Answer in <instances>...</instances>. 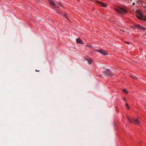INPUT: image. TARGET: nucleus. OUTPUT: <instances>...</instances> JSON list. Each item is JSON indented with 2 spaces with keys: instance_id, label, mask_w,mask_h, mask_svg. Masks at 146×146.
<instances>
[{
  "instance_id": "nucleus-15",
  "label": "nucleus",
  "mask_w": 146,
  "mask_h": 146,
  "mask_svg": "<svg viewBox=\"0 0 146 146\" xmlns=\"http://www.w3.org/2000/svg\"><path fill=\"white\" fill-rule=\"evenodd\" d=\"M123 100L126 101V100L125 98H123Z\"/></svg>"
},
{
  "instance_id": "nucleus-6",
  "label": "nucleus",
  "mask_w": 146,
  "mask_h": 146,
  "mask_svg": "<svg viewBox=\"0 0 146 146\" xmlns=\"http://www.w3.org/2000/svg\"><path fill=\"white\" fill-rule=\"evenodd\" d=\"M87 60L88 63L89 64H91L92 63V60L91 59H88L87 58H86L84 59V61Z\"/></svg>"
},
{
  "instance_id": "nucleus-19",
  "label": "nucleus",
  "mask_w": 146,
  "mask_h": 146,
  "mask_svg": "<svg viewBox=\"0 0 146 146\" xmlns=\"http://www.w3.org/2000/svg\"><path fill=\"white\" fill-rule=\"evenodd\" d=\"M101 75H100V77H101Z\"/></svg>"
},
{
  "instance_id": "nucleus-20",
  "label": "nucleus",
  "mask_w": 146,
  "mask_h": 146,
  "mask_svg": "<svg viewBox=\"0 0 146 146\" xmlns=\"http://www.w3.org/2000/svg\"><path fill=\"white\" fill-rule=\"evenodd\" d=\"M133 4H135V3H133Z\"/></svg>"
},
{
  "instance_id": "nucleus-18",
  "label": "nucleus",
  "mask_w": 146,
  "mask_h": 146,
  "mask_svg": "<svg viewBox=\"0 0 146 146\" xmlns=\"http://www.w3.org/2000/svg\"><path fill=\"white\" fill-rule=\"evenodd\" d=\"M56 6V7H58V6Z\"/></svg>"
},
{
  "instance_id": "nucleus-11",
  "label": "nucleus",
  "mask_w": 146,
  "mask_h": 146,
  "mask_svg": "<svg viewBox=\"0 0 146 146\" xmlns=\"http://www.w3.org/2000/svg\"><path fill=\"white\" fill-rule=\"evenodd\" d=\"M125 106L127 108H128V109H129V107L128 104L127 103H126Z\"/></svg>"
},
{
  "instance_id": "nucleus-16",
  "label": "nucleus",
  "mask_w": 146,
  "mask_h": 146,
  "mask_svg": "<svg viewBox=\"0 0 146 146\" xmlns=\"http://www.w3.org/2000/svg\"><path fill=\"white\" fill-rule=\"evenodd\" d=\"M132 77L133 78V77ZM134 78H136V79H137V78H136H136L135 77H135H134Z\"/></svg>"
},
{
  "instance_id": "nucleus-13",
  "label": "nucleus",
  "mask_w": 146,
  "mask_h": 146,
  "mask_svg": "<svg viewBox=\"0 0 146 146\" xmlns=\"http://www.w3.org/2000/svg\"><path fill=\"white\" fill-rule=\"evenodd\" d=\"M137 17L138 19H142L141 18V17H138V16H137Z\"/></svg>"
},
{
  "instance_id": "nucleus-9",
  "label": "nucleus",
  "mask_w": 146,
  "mask_h": 146,
  "mask_svg": "<svg viewBox=\"0 0 146 146\" xmlns=\"http://www.w3.org/2000/svg\"><path fill=\"white\" fill-rule=\"evenodd\" d=\"M99 3L100 4V5L101 6L104 7H106V5L103 3L102 2H100Z\"/></svg>"
},
{
  "instance_id": "nucleus-3",
  "label": "nucleus",
  "mask_w": 146,
  "mask_h": 146,
  "mask_svg": "<svg viewBox=\"0 0 146 146\" xmlns=\"http://www.w3.org/2000/svg\"><path fill=\"white\" fill-rule=\"evenodd\" d=\"M110 69H107L104 72V74L106 76L111 77L112 76V74L110 72Z\"/></svg>"
},
{
  "instance_id": "nucleus-17",
  "label": "nucleus",
  "mask_w": 146,
  "mask_h": 146,
  "mask_svg": "<svg viewBox=\"0 0 146 146\" xmlns=\"http://www.w3.org/2000/svg\"><path fill=\"white\" fill-rule=\"evenodd\" d=\"M36 72H38V71H39V70H36Z\"/></svg>"
},
{
  "instance_id": "nucleus-14",
  "label": "nucleus",
  "mask_w": 146,
  "mask_h": 146,
  "mask_svg": "<svg viewBox=\"0 0 146 146\" xmlns=\"http://www.w3.org/2000/svg\"><path fill=\"white\" fill-rule=\"evenodd\" d=\"M126 43H127V44H129V43L128 42H126Z\"/></svg>"
},
{
  "instance_id": "nucleus-8",
  "label": "nucleus",
  "mask_w": 146,
  "mask_h": 146,
  "mask_svg": "<svg viewBox=\"0 0 146 146\" xmlns=\"http://www.w3.org/2000/svg\"><path fill=\"white\" fill-rule=\"evenodd\" d=\"M49 2V3L51 5L55 6V4L52 1L50 0H48Z\"/></svg>"
},
{
  "instance_id": "nucleus-1",
  "label": "nucleus",
  "mask_w": 146,
  "mask_h": 146,
  "mask_svg": "<svg viewBox=\"0 0 146 146\" xmlns=\"http://www.w3.org/2000/svg\"><path fill=\"white\" fill-rule=\"evenodd\" d=\"M115 9L117 12L122 15H124V13L127 12L125 9L121 7H118L117 8H115Z\"/></svg>"
},
{
  "instance_id": "nucleus-2",
  "label": "nucleus",
  "mask_w": 146,
  "mask_h": 146,
  "mask_svg": "<svg viewBox=\"0 0 146 146\" xmlns=\"http://www.w3.org/2000/svg\"><path fill=\"white\" fill-rule=\"evenodd\" d=\"M127 118L129 121L131 123H133L137 125H138L139 123V121L138 119H135L133 118L130 119L128 117Z\"/></svg>"
},
{
  "instance_id": "nucleus-7",
  "label": "nucleus",
  "mask_w": 146,
  "mask_h": 146,
  "mask_svg": "<svg viewBox=\"0 0 146 146\" xmlns=\"http://www.w3.org/2000/svg\"><path fill=\"white\" fill-rule=\"evenodd\" d=\"M76 42L79 44H83L84 43L82 42L81 40L79 38H77L76 39Z\"/></svg>"
},
{
  "instance_id": "nucleus-12",
  "label": "nucleus",
  "mask_w": 146,
  "mask_h": 146,
  "mask_svg": "<svg viewBox=\"0 0 146 146\" xmlns=\"http://www.w3.org/2000/svg\"><path fill=\"white\" fill-rule=\"evenodd\" d=\"M64 17L66 18L68 20V19L67 17V15L66 14H64Z\"/></svg>"
},
{
  "instance_id": "nucleus-4",
  "label": "nucleus",
  "mask_w": 146,
  "mask_h": 146,
  "mask_svg": "<svg viewBox=\"0 0 146 146\" xmlns=\"http://www.w3.org/2000/svg\"><path fill=\"white\" fill-rule=\"evenodd\" d=\"M136 26L141 30H142L144 31L145 29V28H144L143 26H141L140 25H136Z\"/></svg>"
},
{
  "instance_id": "nucleus-5",
  "label": "nucleus",
  "mask_w": 146,
  "mask_h": 146,
  "mask_svg": "<svg viewBox=\"0 0 146 146\" xmlns=\"http://www.w3.org/2000/svg\"><path fill=\"white\" fill-rule=\"evenodd\" d=\"M96 51L104 55H105L107 54L105 51L102 50H100Z\"/></svg>"
},
{
  "instance_id": "nucleus-10",
  "label": "nucleus",
  "mask_w": 146,
  "mask_h": 146,
  "mask_svg": "<svg viewBox=\"0 0 146 146\" xmlns=\"http://www.w3.org/2000/svg\"><path fill=\"white\" fill-rule=\"evenodd\" d=\"M123 91L125 92L126 93H127L128 92V91L127 90L125 89L123 90Z\"/></svg>"
}]
</instances>
